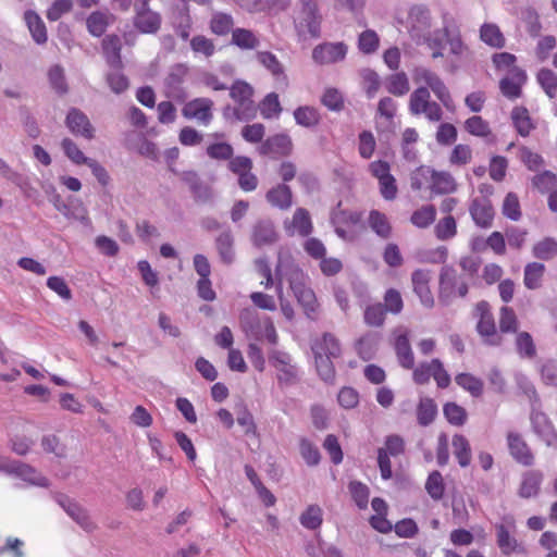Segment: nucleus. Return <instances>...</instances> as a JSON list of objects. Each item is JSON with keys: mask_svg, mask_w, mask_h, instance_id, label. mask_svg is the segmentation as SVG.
Returning <instances> with one entry per match:
<instances>
[{"mask_svg": "<svg viewBox=\"0 0 557 557\" xmlns=\"http://www.w3.org/2000/svg\"><path fill=\"white\" fill-rule=\"evenodd\" d=\"M276 275L285 277L299 305L307 317L312 318L317 310V299L313 290L308 286V276L295 264L289 257L278 256Z\"/></svg>", "mask_w": 557, "mask_h": 557, "instance_id": "obj_1", "label": "nucleus"}, {"mask_svg": "<svg viewBox=\"0 0 557 557\" xmlns=\"http://www.w3.org/2000/svg\"><path fill=\"white\" fill-rule=\"evenodd\" d=\"M311 350L318 374L323 381L332 382L335 377L333 361L342 355L338 339L331 333H324L321 337L313 339Z\"/></svg>", "mask_w": 557, "mask_h": 557, "instance_id": "obj_2", "label": "nucleus"}, {"mask_svg": "<svg viewBox=\"0 0 557 557\" xmlns=\"http://www.w3.org/2000/svg\"><path fill=\"white\" fill-rule=\"evenodd\" d=\"M321 22L318 0H298L294 25L299 36L320 37Z\"/></svg>", "mask_w": 557, "mask_h": 557, "instance_id": "obj_3", "label": "nucleus"}, {"mask_svg": "<svg viewBox=\"0 0 557 557\" xmlns=\"http://www.w3.org/2000/svg\"><path fill=\"white\" fill-rule=\"evenodd\" d=\"M252 87L242 81H237L230 89L231 98L236 102V107L225 109V116L231 114L238 121H248L256 115V106L252 100Z\"/></svg>", "mask_w": 557, "mask_h": 557, "instance_id": "obj_4", "label": "nucleus"}, {"mask_svg": "<svg viewBox=\"0 0 557 557\" xmlns=\"http://www.w3.org/2000/svg\"><path fill=\"white\" fill-rule=\"evenodd\" d=\"M467 294V281L453 267H443L440 273L438 300L449 305L456 296L465 297Z\"/></svg>", "mask_w": 557, "mask_h": 557, "instance_id": "obj_5", "label": "nucleus"}, {"mask_svg": "<svg viewBox=\"0 0 557 557\" xmlns=\"http://www.w3.org/2000/svg\"><path fill=\"white\" fill-rule=\"evenodd\" d=\"M414 83L423 84L431 89L441 103L449 111L455 110V102L451 95L442 78L428 67L419 66L412 72Z\"/></svg>", "mask_w": 557, "mask_h": 557, "instance_id": "obj_6", "label": "nucleus"}, {"mask_svg": "<svg viewBox=\"0 0 557 557\" xmlns=\"http://www.w3.org/2000/svg\"><path fill=\"white\" fill-rule=\"evenodd\" d=\"M408 108L412 115H423L430 122H440L443 117L441 106L431 100L430 90L424 86L411 92Z\"/></svg>", "mask_w": 557, "mask_h": 557, "instance_id": "obj_7", "label": "nucleus"}, {"mask_svg": "<svg viewBox=\"0 0 557 557\" xmlns=\"http://www.w3.org/2000/svg\"><path fill=\"white\" fill-rule=\"evenodd\" d=\"M475 315L479 317L476 331L487 345L497 346L502 344V335L497 331L494 315L488 302L482 300L475 306Z\"/></svg>", "mask_w": 557, "mask_h": 557, "instance_id": "obj_8", "label": "nucleus"}, {"mask_svg": "<svg viewBox=\"0 0 557 557\" xmlns=\"http://www.w3.org/2000/svg\"><path fill=\"white\" fill-rule=\"evenodd\" d=\"M150 0H135L134 26L143 34H156L161 26L160 13L149 7Z\"/></svg>", "mask_w": 557, "mask_h": 557, "instance_id": "obj_9", "label": "nucleus"}, {"mask_svg": "<svg viewBox=\"0 0 557 557\" xmlns=\"http://www.w3.org/2000/svg\"><path fill=\"white\" fill-rule=\"evenodd\" d=\"M269 361L277 371L278 383L290 385L297 381L298 368L289 354L273 350L269 356Z\"/></svg>", "mask_w": 557, "mask_h": 557, "instance_id": "obj_10", "label": "nucleus"}, {"mask_svg": "<svg viewBox=\"0 0 557 557\" xmlns=\"http://www.w3.org/2000/svg\"><path fill=\"white\" fill-rule=\"evenodd\" d=\"M347 46L344 42H323L312 50V59L315 63L333 64L343 61L347 54Z\"/></svg>", "mask_w": 557, "mask_h": 557, "instance_id": "obj_11", "label": "nucleus"}, {"mask_svg": "<svg viewBox=\"0 0 557 557\" xmlns=\"http://www.w3.org/2000/svg\"><path fill=\"white\" fill-rule=\"evenodd\" d=\"M57 502L83 530L86 532L96 530L97 524L92 521L88 511L78 503L64 495L58 496Z\"/></svg>", "mask_w": 557, "mask_h": 557, "instance_id": "obj_12", "label": "nucleus"}, {"mask_svg": "<svg viewBox=\"0 0 557 557\" xmlns=\"http://www.w3.org/2000/svg\"><path fill=\"white\" fill-rule=\"evenodd\" d=\"M65 125L75 136L92 139L95 137V127L88 116L77 108H71L65 117Z\"/></svg>", "mask_w": 557, "mask_h": 557, "instance_id": "obj_13", "label": "nucleus"}, {"mask_svg": "<svg viewBox=\"0 0 557 557\" xmlns=\"http://www.w3.org/2000/svg\"><path fill=\"white\" fill-rule=\"evenodd\" d=\"M507 446L510 456L518 463L530 467L534 462V456L521 434L509 431L507 433Z\"/></svg>", "mask_w": 557, "mask_h": 557, "instance_id": "obj_14", "label": "nucleus"}, {"mask_svg": "<svg viewBox=\"0 0 557 557\" xmlns=\"http://www.w3.org/2000/svg\"><path fill=\"white\" fill-rule=\"evenodd\" d=\"M530 420L534 433L545 442L547 446L557 444V431L550 419L544 412L532 410Z\"/></svg>", "mask_w": 557, "mask_h": 557, "instance_id": "obj_15", "label": "nucleus"}, {"mask_svg": "<svg viewBox=\"0 0 557 557\" xmlns=\"http://www.w3.org/2000/svg\"><path fill=\"white\" fill-rule=\"evenodd\" d=\"M213 101L209 98H196L187 102L182 113L186 119L197 120L202 125L210 124L212 115Z\"/></svg>", "mask_w": 557, "mask_h": 557, "instance_id": "obj_16", "label": "nucleus"}, {"mask_svg": "<svg viewBox=\"0 0 557 557\" xmlns=\"http://www.w3.org/2000/svg\"><path fill=\"white\" fill-rule=\"evenodd\" d=\"M5 473L15 475L30 485L40 487L49 486V480L46 476L41 475L29 465L21 461L10 460Z\"/></svg>", "mask_w": 557, "mask_h": 557, "instance_id": "obj_17", "label": "nucleus"}, {"mask_svg": "<svg viewBox=\"0 0 557 557\" xmlns=\"http://www.w3.org/2000/svg\"><path fill=\"white\" fill-rule=\"evenodd\" d=\"M469 211L478 226L487 228L492 225L494 209L487 197L482 196L474 198L469 207Z\"/></svg>", "mask_w": 557, "mask_h": 557, "instance_id": "obj_18", "label": "nucleus"}, {"mask_svg": "<svg viewBox=\"0 0 557 557\" xmlns=\"http://www.w3.org/2000/svg\"><path fill=\"white\" fill-rule=\"evenodd\" d=\"M284 230L289 236L296 234L308 236L312 232V222L308 210L298 208L294 212L292 220L284 221Z\"/></svg>", "mask_w": 557, "mask_h": 557, "instance_id": "obj_19", "label": "nucleus"}, {"mask_svg": "<svg viewBox=\"0 0 557 557\" xmlns=\"http://www.w3.org/2000/svg\"><path fill=\"white\" fill-rule=\"evenodd\" d=\"M527 79L525 72L513 66L509 71V75L504 77L499 83L502 94L508 99H516L521 96V86Z\"/></svg>", "mask_w": 557, "mask_h": 557, "instance_id": "obj_20", "label": "nucleus"}, {"mask_svg": "<svg viewBox=\"0 0 557 557\" xmlns=\"http://www.w3.org/2000/svg\"><path fill=\"white\" fill-rule=\"evenodd\" d=\"M431 280L430 271L428 270H416L411 275L413 290L420 298L421 304L426 308L434 306V298L429 287Z\"/></svg>", "mask_w": 557, "mask_h": 557, "instance_id": "obj_21", "label": "nucleus"}, {"mask_svg": "<svg viewBox=\"0 0 557 557\" xmlns=\"http://www.w3.org/2000/svg\"><path fill=\"white\" fill-rule=\"evenodd\" d=\"M54 208L62 213L66 219L78 221L84 225L90 224V219L88 218V211L82 201L75 200L70 203H65L60 199V197H55L53 201Z\"/></svg>", "mask_w": 557, "mask_h": 557, "instance_id": "obj_22", "label": "nucleus"}, {"mask_svg": "<svg viewBox=\"0 0 557 557\" xmlns=\"http://www.w3.org/2000/svg\"><path fill=\"white\" fill-rule=\"evenodd\" d=\"M503 523L496 525L497 545L504 555H510L518 547V542L510 535V530L515 528L512 516H506Z\"/></svg>", "mask_w": 557, "mask_h": 557, "instance_id": "obj_23", "label": "nucleus"}, {"mask_svg": "<svg viewBox=\"0 0 557 557\" xmlns=\"http://www.w3.org/2000/svg\"><path fill=\"white\" fill-rule=\"evenodd\" d=\"M277 237L275 226L269 219L259 220L252 227L251 240L257 247L272 245Z\"/></svg>", "mask_w": 557, "mask_h": 557, "instance_id": "obj_24", "label": "nucleus"}, {"mask_svg": "<svg viewBox=\"0 0 557 557\" xmlns=\"http://www.w3.org/2000/svg\"><path fill=\"white\" fill-rule=\"evenodd\" d=\"M121 39L117 35H108L102 40V50L111 69H122Z\"/></svg>", "mask_w": 557, "mask_h": 557, "instance_id": "obj_25", "label": "nucleus"}, {"mask_svg": "<svg viewBox=\"0 0 557 557\" xmlns=\"http://www.w3.org/2000/svg\"><path fill=\"white\" fill-rule=\"evenodd\" d=\"M240 326L249 338L261 339L263 321L251 309H244L239 315Z\"/></svg>", "mask_w": 557, "mask_h": 557, "instance_id": "obj_26", "label": "nucleus"}, {"mask_svg": "<svg viewBox=\"0 0 557 557\" xmlns=\"http://www.w3.org/2000/svg\"><path fill=\"white\" fill-rule=\"evenodd\" d=\"M292 139L285 134H278L268 138L261 146L264 154L287 156L292 151Z\"/></svg>", "mask_w": 557, "mask_h": 557, "instance_id": "obj_27", "label": "nucleus"}, {"mask_svg": "<svg viewBox=\"0 0 557 557\" xmlns=\"http://www.w3.org/2000/svg\"><path fill=\"white\" fill-rule=\"evenodd\" d=\"M268 202L281 210H287L293 203V193L285 184H278L272 187L265 195Z\"/></svg>", "mask_w": 557, "mask_h": 557, "instance_id": "obj_28", "label": "nucleus"}, {"mask_svg": "<svg viewBox=\"0 0 557 557\" xmlns=\"http://www.w3.org/2000/svg\"><path fill=\"white\" fill-rule=\"evenodd\" d=\"M256 57L259 63L264 66L275 79L286 84L287 77L284 73V66L275 54L269 51H259Z\"/></svg>", "mask_w": 557, "mask_h": 557, "instance_id": "obj_29", "label": "nucleus"}, {"mask_svg": "<svg viewBox=\"0 0 557 557\" xmlns=\"http://www.w3.org/2000/svg\"><path fill=\"white\" fill-rule=\"evenodd\" d=\"M395 350L401 367L405 369L413 368L414 357L406 332L397 335Z\"/></svg>", "mask_w": 557, "mask_h": 557, "instance_id": "obj_30", "label": "nucleus"}, {"mask_svg": "<svg viewBox=\"0 0 557 557\" xmlns=\"http://www.w3.org/2000/svg\"><path fill=\"white\" fill-rule=\"evenodd\" d=\"M457 188L455 178L447 172L431 171V189L443 195L454 193Z\"/></svg>", "mask_w": 557, "mask_h": 557, "instance_id": "obj_31", "label": "nucleus"}, {"mask_svg": "<svg viewBox=\"0 0 557 557\" xmlns=\"http://www.w3.org/2000/svg\"><path fill=\"white\" fill-rule=\"evenodd\" d=\"M215 248L222 262L230 264L234 260V237L231 230H224L215 238Z\"/></svg>", "mask_w": 557, "mask_h": 557, "instance_id": "obj_32", "label": "nucleus"}, {"mask_svg": "<svg viewBox=\"0 0 557 557\" xmlns=\"http://www.w3.org/2000/svg\"><path fill=\"white\" fill-rule=\"evenodd\" d=\"M368 224L380 238L388 239L392 236L393 228L384 213L377 210L370 211Z\"/></svg>", "mask_w": 557, "mask_h": 557, "instance_id": "obj_33", "label": "nucleus"}, {"mask_svg": "<svg viewBox=\"0 0 557 557\" xmlns=\"http://www.w3.org/2000/svg\"><path fill=\"white\" fill-rule=\"evenodd\" d=\"M545 265L540 262H530L524 267L523 283L528 289H539L542 286Z\"/></svg>", "mask_w": 557, "mask_h": 557, "instance_id": "obj_34", "label": "nucleus"}, {"mask_svg": "<svg viewBox=\"0 0 557 557\" xmlns=\"http://www.w3.org/2000/svg\"><path fill=\"white\" fill-rule=\"evenodd\" d=\"M24 18L33 39L39 45L45 44L47 41V29L40 16L34 11H26Z\"/></svg>", "mask_w": 557, "mask_h": 557, "instance_id": "obj_35", "label": "nucleus"}, {"mask_svg": "<svg viewBox=\"0 0 557 557\" xmlns=\"http://www.w3.org/2000/svg\"><path fill=\"white\" fill-rule=\"evenodd\" d=\"M511 120L518 134L523 137L534 129V124L524 107H515L511 111Z\"/></svg>", "mask_w": 557, "mask_h": 557, "instance_id": "obj_36", "label": "nucleus"}, {"mask_svg": "<svg viewBox=\"0 0 557 557\" xmlns=\"http://www.w3.org/2000/svg\"><path fill=\"white\" fill-rule=\"evenodd\" d=\"M385 88L389 94L396 97L405 96L410 90L408 76L404 72L387 76L385 79Z\"/></svg>", "mask_w": 557, "mask_h": 557, "instance_id": "obj_37", "label": "nucleus"}, {"mask_svg": "<svg viewBox=\"0 0 557 557\" xmlns=\"http://www.w3.org/2000/svg\"><path fill=\"white\" fill-rule=\"evenodd\" d=\"M443 32L444 36L447 38L449 51L453 55L456 57L457 61H463L469 59L471 52L461 40L460 34L458 32L450 33L447 27H444Z\"/></svg>", "mask_w": 557, "mask_h": 557, "instance_id": "obj_38", "label": "nucleus"}, {"mask_svg": "<svg viewBox=\"0 0 557 557\" xmlns=\"http://www.w3.org/2000/svg\"><path fill=\"white\" fill-rule=\"evenodd\" d=\"M232 44L240 49L252 50L260 45V40L250 29L235 28L232 30Z\"/></svg>", "mask_w": 557, "mask_h": 557, "instance_id": "obj_39", "label": "nucleus"}, {"mask_svg": "<svg viewBox=\"0 0 557 557\" xmlns=\"http://www.w3.org/2000/svg\"><path fill=\"white\" fill-rule=\"evenodd\" d=\"M454 455L460 467L466 468L471 462V448L469 441L462 434H456L451 442Z\"/></svg>", "mask_w": 557, "mask_h": 557, "instance_id": "obj_40", "label": "nucleus"}, {"mask_svg": "<svg viewBox=\"0 0 557 557\" xmlns=\"http://www.w3.org/2000/svg\"><path fill=\"white\" fill-rule=\"evenodd\" d=\"M542 478V473L539 471L524 473L519 488V495L523 498L535 496L539 493Z\"/></svg>", "mask_w": 557, "mask_h": 557, "instance_id": "obj_41", "label": "nucleus"}, {"mask_svg": "<svg viewBox=\"0 0 557 557\" xmlns=\"http://www.w3.org/2000/svg\"><path fill=\"white\" fill-rule=\"evenodd\" d=\"M111 15L101 11L92 12L86 21L88 32L95 36L100 37L110 24Z\"/></svg>", "mask_w": 557, "mask_h": 557, "instance_id": "obj_42", "label": "nucleus"}, {"mask_svg": "<svg viewBox=\"0 0 557 557\" xmlns=\"http://www.w3.org/2000/svg\"><path fill=\"white\" fill-rule=\"evenodd\" d=\"M480 38L493 48L505 46V38L496 24H483L480 29Z\"/></svg>", "mask_w": 557, "mask_h": 557, "instance_id": "obj_43", "label": "nucleus"}, {"mask_svg": "<svg viewBox=\"0 0 557 557\" xmlns=\"http://www.w3.org/2000/svg\"><path fill=\"white\" fill-rule=\"evenodd\" d=\"M234 26V20L231 14L214 12L210 20V29L218 36L227 35Z\"/></svg>", "mask_w": 557, "mask_h": 557, "instance_id": "obj_44", "label": "nucleus"}, {"mask_svg": "<svg viewBox=\"0 0 557 557\" xmlns=\"http://www.w3.org/2000/svg\"><path fill=\"white\" fill-rule=\"evenodd\" d=\"M379 339V335L374 333H369L362 336L356 344L358 355L363 360L372 359L375 355Z\"/></svg>", "mask_w": 557, "mask_h": 557, "instance_id": "obj_45", "label": "nucleus"}, {"mask_svg": "<svg viewBox=\"0 0 557 557\" xmlns=\"http://www.w3.org/2000/svg\"><path fill=\"white\" fill-rule=\"evenodd\" d=\"M437 413V407L433 399L422 398L417 408L418 423L422 426L431 424Z\"/></svg>", "mask_w": 557, "mask_h": 557, "instance_id": "obj_46", "label": "nucleus"}, {"mask_svg": "<svg viewBox=\"0 0 557 557\" xmlns=\"http://www.w3.org/2000/svg\"><path fill=\"white\" fill-rule=\"evenodd\" d=\"M455 381L473 397H480L483 394V381L470 373H459Z\"/></svg>", "mask_w": 557, "mask_h": 557, "instance_id": "obj_47", "label": "nucleus"}, {"mask_svg": "<svg viewBox=\"0 0 557 557\" xmlns=\"http://www.w3.org/2000/svg\"><path fill=\"white\" fill-rule=\"evenodd\" d=\"M294 117L298 125L304 127H314L320 123V114L312 107H299L294 111Z\"/></svg>", "mask_w": 557, "mask_h": 557, "instance_id": "obj_48", "label": "nucleus"}, {"mask_svg": "<svg viewBox=\"0 0 557 557\" xmlns=\"http://www.w3.org/2000/svg\"><path fill=\"white\" fill-rule=\"evenodd\" d=\"M499 334L500 333H516L519 327V321L512 308L503 306L499 309Z\"/></svg>", "mask_w": 557, "mask_h": 557, "instance_id": "obj_49", "label": "nucleus"}, {"mask_svg": "<svg viewBox=\"0 0 557 557\" xmlns=\"http://www.w3.org/2000/svg\"><path fill=\"white\" fill-rule=\"evenodd\" d=\"M443 413L447 421L456 426L463 425L468 419L466 409L454 401L444 405Z\"/></svg>", "mask_w": 557, "mask_h": 557, "instance_id": "obj_50", "label": "nucleus"}, {"mask_svg": "<svg viewBox=\"0 0 557 557\" xmlns=\"http://www.w3.org/2000/svg\"><path fill=\"white\" fill-rule=\"evenodd\" d=\"M301 525L315 530L322 524V509L318 505H310L299 517Z\"/></svg>", "mask_w": 557, "mask_h": 557, "instance_id": "obj_51", "label": "nucleus"}, {"mask_svg": "<svg viewBox=\"0 0 557 557\" xmlns=\"http://www.w3.org/2000/svg\"><path fill=\"white\" fill-rule=\"evenodd\" d=\"M465 129L476 137H487L491 135L490 124L480 115H473L466 120Z\"/></svg>", "mask_w": 557, "mask_h": 557, "instance_id": "obj_52", "label": "nucleus"}, {"mask_svg": "<svg viewBox=\"0 0 557 557\" xmlns=\"http://www.w3.org/2000/svg\"><path fill=\"white\" fill-rule=\"evenodd\" d=\"M516 348L523 358H533L536 355V348L533 338L528 332H520L516 336Z\"/></svg>", "mask_w": 557, "mask_h": 557, "instance_id": "obj_53", "label": "nucleus"}, {"mask_svg": "<svg viewBox=\"0 0 557 557\" xmlns=\"http://www.w3.org/2000/svg\"><path fill=\"white\" fill-rule=\"evenodd\" d=\"M436 216V210L433 206H424L414 211L411 215V223L417 227L424 228L431 225Z\"/></svg>", "mask_w": 557, "mask_h": 557, "instance_id": "obj_54", "label": "nucleus"}, {"mask_svg": "<svg viewBox=\"0 0 557 557\" xmlns=\"http://www.w3.org/2000/svg\"><path fill=\"white\" fill-rule=\"evenodd\" d=\"M425 490L434 500H440L443 497L445 485L443 476L438 471H433L430 473L425 482Z\"/></svg>", "mask_w": 557, "mask_h": 557, "instance_id": "obj_55", "label": "nucleus"}, {"mask_svg": "<svg viewBox=\"0 0 557 557\" xmlns=\"http://www.w3.org/2000/svg\"><path fill=\"white\" fill-rule=\"evenodd\" d=\"M503 214L512 220L518 221L521 218L520 202L518 196L513 193H508L502 206Z\"/></svg>", "mask_w": 557, "mask_h": 557, "instance_id": "obj_56", "label": "nucleus"}, {"mask_svg": "<svg viewBox=\"0 0 557 557\" xmlns=\"http://www.w3.org/2000/svg\"><path fill=\"white\" fill-rule=\"evenodd\" d=\"M107 83L110 89L117 95L124 92L129 86L128 79L121 72V69H112V71L107 74Z\"/></svg>", "mask_w": 557, "mask_h": 557, "instance_id": "obj_57", "label": "nucleus"}, {"mask_svg": "<svg viewBox=\"0 0 557 557\" xmlns=\"http://www.w3.org/2000/svg\"><path fill=\"white\" fill-rule=\"evenodd\" d=\"M533 255L535 258L548 260L557 255V242L553 238H545L533 247Z\"/></svg>", "mask_w": 557, "mask_h": 557, "instance_id": "obj_58", "label": "nucleus"}, {"mask_svg": "<svg viewBox=\"0 0 557 557\" xmlns=\"http://www.w3.org/2000/svg\"><path fill=\"white\" fill-rule=\"evenodd\" d=\"M260 111L264 119L278 116L282 111L278 96L274 92L269 94L260 104Z\"/></svg>", "mask_w": 557, "mask_h": 557, "instance_id": "obj_59", "label": "nucleus"}, {"mask_svg": "<svg viewBox=\"0 0 557 557\" xmlns=\"http://www.w3.org/2000/svg\"><path fill=\"white\" fill-rule=\"evenodd\" d=\"M385 312L382 304L368 306L364 310V322L370 326H382L385 321Z\"/></svg>", "mask_w": 557, "mask_h": 557, "instance_id": "obj_60", "label": "nucleus"}, {"mask_svg": "<svg viewBox=\"0 0 557 557\" xmlns=\"http://www.w3.org/2000/svg\"><path fill=\"white\" fill-rule=\"evenodd\" d=\"M537 82L549 98L555 96L557 89V75L548 69H542L537 73Z\"/></svg>", "mask_w": 557, "mask_h": 557, "instance_id": "obj_61", "label": "nucleus"}, {"mask_svg": "<svg viewBox=\"0 0 557 557\" xmlns=\"http://www.w3.org/2000/svg\"><path fill=\"white\" fill-rule=\"evenodd\" d=\"M299 449L301 457L308 466H317L320 462V451L309 440L301 438Z\"/></svg>", "mask_w": 557, "mask_h": 557, "instance_id": "obj_62", "label": "nucleus"}, {"mask_svg": "<svg viewBox=\"0 0 557 557\" xmlns=\"http://www.w3.org/2000/svg\"><path fill=\"white\" fill-rule=\"evenodd\" d=\"M48 77L51 87L58 92V94H65L67 91V84L65 81L64 70L60 65H53L49 72Z\"/></svg>", "mask_w": 557, "mask_h": 557, "instance_id": "obj_63", "label": "nucleus"}, {"mask_svg": "<svg viewBox=\"0 0 557 557\" xmlns=\"http://www.w3.org/2000/svg\"><path fill=\"white\" fill-rule=\"evenodd\" d=\"M457 226L453 216L442 219L435 226V234L438 239L447 240L456 235Z\"/></svg>", "mask_w": 557, "mask_h": 557, "instance_id": "obj_64", "label": "nucleus"}]
</instances>
